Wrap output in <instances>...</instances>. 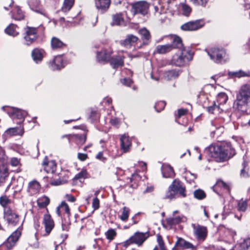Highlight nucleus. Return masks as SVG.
<instances>
[{"label":"nucleus","mask_w":250,"mask_h":250,"mask_svg":"<svg viewBox=\"0 0 250 250\" xmlns=\"http://www.w3.org/2000/svg\"><path fill=\"white\" fill-rule=\"evenodd\" d=\"M205 152L219 162L226 161L235 154L234 149L229 143L210 145L205 149Z\"/></svg>","instance_id":"nucleus-1"},{"label":"nucleus","mask_w":250,"mask_h":250,"mask_svg":"<svg viewBox=\"0 0 250 250\" xmlns=\"http://www.w3.org/2000/svg\"><path fill=\"white\" fill-rule=\"evenodd\" d=\"M250 99V85L245 84L241 86L236 95L234 106L242 113H248V103Z\"/></svg>","instance_id":"nucleus-2"},{"label":"nucleus","mask_w":250,"mask_h":250,"mask_svg":"<svg viewBox=\"0 0 250 250\" xmlns=\"http://www.w3.org/2000/svg\"><path fill=\"white\" fill-rule=\"evenodd\" d=\"M56 213L62 217V227L64 231H68L71 226L70 208L65 201H62L57 207Z\"/></svg>","instance_id":"nucleus-3"},{"label":"nucleus","mask_w":250,"mask_h":250,"mask_svg":"<svg viewBox=\"0 0 250 250\" xmlns=\"http://www.w3.org/2000/svg\"><path fill=\"white\" fill-rule=\"evenodd\" d=\"M178 194L183 197L186 196L185 187L178 179H175L169 186L166 192L164 198L172 200L178 197Z\"/></svg>","instance_id":"nucleus-4"},{"label":"nucleus","mask_w":250,"mask_h":250,"mask_svg":"<svg viewBox=\"0 0 250 250\" xmlns=\"http://www.w3.org/2000/svg\"><path fill=\"white\" fill-rule=\"evenodd\" d=\"M39 27L26 26L23 29L22 37L24 43L27 46H30L35 43L39 38Z\"/></svg>","instance_id":"nucleus-5"},{"label":"nucleus","mask_w":250,"mask_h":250,"mask_svg":"<svg viewBox=\"0 0 250 250\" xmlns=\"http://www.w3.org/2000/svg\"><path fill=\"white\" fill-rule=\"evenodd\" d=\"M207 52L210 59L216 63H224L229 60L228 55L223 48H212L207 51Z\"/></svg>","instance_id":"nucleus-6"},{"label":"nucleus","mask_w":250,"mask_h":250,"mask_svg":"<svg viewBox=\"0 0 250 250\" xmlns=\"http://www.w3.org/2000/svg\"><path fill=\"white\" fill-rule=\"evenodd\" d=\"M204 97L203 94H201L199 97V101L202 104L204 108H206L208 113L215 114L220 113L222 112V109L216 104V102L209 100L208 97H206L207 101H204Z\"/></svg>","instance_id":"nucleus-7"},{"label":"nucleus","mask_w":250,"mask_h":250,"mask_svg":"<svg viewBox=\"0 0 250 250\" xmlns=\"http://www.w3.org/2000/svg\"><path fill=\"white\" fill-rule=\"evenodd\" d=\"M192 59V54L188 50L182 49L180 55L175 54L172 59V63L177 66L184 65L187 62Z\"/></svg>","instance_id":"nucleus-8"},{"label":"nucleus","mask_w":250,"mask_h":250,"mask_svg":"<svg viewBox=\"0 0 250 250\" xmlns=\"http://www.w3.org/2000/svg\"><path fill=\"white\" fill-rule=\"evenodd\" d=\"M4 218L7 224L12 226H17L20 222V215L12 208L4 209Z\"/></svg>","instance_id":"nucleus-9"},{"label":"nucleus","mask_w":250,"mask_h":250,"mask_svg":"<svg viewBox=\"0 0 250 250\" xmlns=\"http://www.w3.org/2000/svg\"><path fill=\"white\" fill-rule=\"evenodd\" d=\"M21 235V231L16 230L14 231L6 241L0 245V250H11L15 246Z\"/></svg>","instance_id":"nucleus-10"},{"label":"nucleus","mask_w":250,"mask_h":250,"mask_svg":"<svg viewBox=\"0 0 250 250\" xmlns=\"http://www.w3.org/2000/svg\"><path fill=\"white\" fill-rule=\"evenodd\" d=\"M128 177L126 179V183L128 187L132 188H136L138 185L139 182L141 180V177L138 174L135 167L128 168Z\"/></svg>","instance_id":"nucleus-11"},{"label":"nucleus","mask_w":250,"mask_h":250,"mask_svg":"<svg viewBox=\"0 0 250 250\" xmlns=\"http://www.w3.org/2000/svg\"><path fill=\"white\" fill-rule=\"evenodd\" d=\"M42 225L45 229V233L42 234L43 236H48L55 227V222L51 215L49 213V210L46 208V213L43 216Z\"/></svg>","instance_id":"nucleus-12"},{"label":"nucleus","mask_w":250,"mask_h":250,"mask_svg":"<svg viewBox=\"0 0 250 250\" xmlns=\"http://www.w3.org/2000/svg\"><path fill=\"white\" fill-rule=\"evenodd\" d=\"M64 54L55 56L54 58L47 62L48 67L53 70H60L65 66V62L63 59Z\"/></svg>","instance_id":"nucleus-13"},{"label":"nucleus","mask_w":250,"mask_h":250,"mask_svg":"<svg viewBox=\"0 0 250 250\" xmlns=\"http://www.w3.org/2000/svg\"><path fill=\"white\" fill-rule=\"evenodd\" d=\"M131 12L133 15L141 14L145 15L147 13L149 5L145 1H138L131 4Z\"/></svg>","instance_id":"nucleus-14"},{"label":"nucleus","mask_w":250,"mask_h":250,"mask_svg":"<svg viewBox=\"0 0 250 250\" xmlns=\"http://www.w3.org/2000/svg\"><path fill=\"white\" fill-rule=\"evenodd\" d=\"M87 132H84L83 134H68L64 135L62 138H66L69 143L74 142L79 147H81L86 142L87 139Z\"/></svg>","instance_id":"nucleus-15"},{"label":"nucleus","mask_w":250,"mask_h":250,"mask_svg":"<svg viewBox=\"0 0 250 250\" xmlns=\"http://www.w3.org/2000/svg\"><path fill=\"white\" fill-rule=\"evenodd\" d=\"M113 52L112 48L109 46L103 48L101 51L97 52V61L99 62H109Z\"/></svg>","instance_id":"nucleus-16"},{"label":"nucleus","mask_w":250,"mask_h":250,"mask_svg":"<svg viewBox=\"0 0 250 250\" xmlns=\"http://www.w3.org/2000/svg\"><path fill=\"white\" fill-rule=\"evenodd\" d=\"M218 231L222 240L229 243L234 242V237L236 234L234 230L224 227H220Z\"/></svg>","instance_id":"nucleus-17"},{"label":"nucleus","mask_w":250,"mask_h":250,"mask_svg":"<svg viewBox=\"0 0 250 250\" xmlns=\"http://www.w3.org/2000/svg\"><path fill=\"white\" fill-rule=\"evenodd\" d=\"M9 114L14 122L18 125H21L24 120L26 112L24 110L14 108L11 112H9Z\"/></svg>","instance_id":"nucleus-18"},{"label":"nucleus","mask_w":250,"mask_h":250,"mask_svg":"<svg viewBox=\"0 0 250 250\" xmlns=\"http://www.w3.org/2000/svg\"><path fill=\"white\" fill-rule=\"evenodd\" d=\"M148 237L147 233L137 232L128 240H126V245L135 243L139 246L141 245Z\"/></svg>","instance_id":"nucleus-19"},{"label":"nucleus","mask_w":250,"mask_h":250,"mask_svg":"<svg viewBox=\"0 0 250 250\" xmlns=\"http://www.w3.org/2000/svg\"><path fill=\"white\" fill-rule=\"evenodd\" d=\"M225 119L224 117L220 116L216 118L211 121V125L215 129L212 130L211 133L216 134L217 136L221 135L224 131V124L225 123Z\"/></svg>","instance_id":"nucleus-20"},{"label":"nucleus","mask_w":250,"mask_h":250,"mask_svg":"<svg viewBox=\"0 0 250 250\" xmlns=\"http://www.w3.org/2000/svg\"><path fill=\"white\" fill-rule=\"evenodd\" d=\"M42 166L44 170L47 173H54L56 172L57 165L55 160H49L47 156H45L42 160Z\"/></svg>","instance_id":"nucleus-21"},{"label":"nucleus","mask_w":250,"mask_h":250,"mask_svg":"<svg viewBox=\"0 0 250 250\" xmlns=\"http://www.w3.org/2000/svg\"><path fill=\"white\" fill-rule=\"evenodd\" d=\"M50 46L53 51H60L62 50H68L67 44L56 37H53L51 38Z\"/></svg>","instance_id":"nucleus-22"},{"label":"nucleus","mask_w":250,"mask_h":250,"mask_svg":"<svg viewBox=\"0 0 250 250\" xmlns=\"http://www.w3.org/2000/svg\"><path fill=\"white\" fill-rule=\"evenodd\" d=\"M193 228V232L197 239L200 241H204L206 239L208 230L207 228L200 225L192 224Z\"/></svg>","instance_id":"nucleus-23"},{"label":"nucleus","mask_w":250,"mask_h":250,"mask_svg":"<svg viewBox=\"0 0 250 250\" xmlns=\"http://www.w3.org/2000/svg\"><path fill=\"white\" fill-rule=\"evenodd\" d=\"M204 26V23L201 20L189 21L181 26L182 30L184 31L197 30Z\"/></svg>","instance_id":"nucleus-24"},{"label":"nucleus","mask_w":250,"mask_h":250,"mask_svg":"<svg viewBox=\"0 0 250 250\" xmlns=\"http://www.w3.org/2000/svg\"><path fill=\"white\" fill-rule=\"evenodd\" d=\"M41 186L36 180L30 181L28 185L27 191L30 196H34L40 193Z\"/></svg>","instance_id":"nucleus-25"},{"label":"nucleus","mask_w":250,"mask_h":250,"mask_svg":"<svg viewBox=\"0 0 250 250\" xmlns=\"http://www.w3.org/2000/svg\"><path fill=\"white\" fill-rule=\"evenodd\" d=\"M28 4L30 9L41 14H43L44 10L40 0H28Z\"/></svg>","instance_id":"nucleus-26"},{"label":"nucleus","mask_w":250,"mask_h":250,"mask_svg":"<svg viewBox=\"0 0 250 250\" xmlns=\"http://www.w3.org/2000/svg\"><path fill=\"white\" fill-rule=\"evenodd\" d=\"M140 41L139 38L133 35L129 34L126 38V49L132 46L133 50L141 47L142 45H137L138 42Z\"/></svg>","instance_id":"nucleus-27"},{"label":"nucleus","mask_w":250,"mask_h":250,"mask_svg":"<svg viewBox=\"0 0 250 250\" xmlns=\"http://www.w3.org/2000/svg\"><path fill=\"white\" fill-rule=\"evenodd\" d=\"M110 65L114 69H117L123 66L124 64V56L122 55L113 56L109 62Z\"/></svg>","instance_id":"nucleus-28"},{"label":"nucleus","mask_w":250,"mask_h":250,"mask_svg":"<svg viewBox=\"0 0 250 250\" xmlns=\"http://www.w3.org/2000/svg\"><path fill=\"white\" fill-rule=\"evenodd\" d=\"M96 8L102 13H104L109 9L110 0H94Z\"/></svg>","instance_id":"nucleus-29"},{"label":"nucleus","mask_w":250,"mask_h":250,"mask_svg":"<svg viewBox=\"0 0 250 250\" xmlns=\"http://www.w3.org/2000/svg\"><path fill=\"white\" fill-rule=\"evenodd\" d=\"M45 53V52L43 49L35 48L32 51L31 57L34 62L39 63L42 61Z\"/></svg>","instance_id":"nucleus-30"},{"label":"nucleus","mask_w":250,"mask_h":250,"mask_svg":"<svg viewBox=\"0 0 250 250\" xmlns=\"http://www.w3.org/2000/svg\"><path fill=\"white\" fill-rule=\"evenodd\" d=\"M175 247L179 249H191L192 250H196L195 246L181 238H178L177 242L175 243Z\"/></svg>","instance_id":"nucleus-31"},{"label":"nucleus","mask_w":250,"mask_h":250,"mask_svg":"<svg viewBox=\"0 0 250 250\" xmlns=\"http://www.w3.org/2000/svg\"><path fill=\"white\" fill-rule=\"evenodd\" d=\"M161 172L164 178H172L175 173L173 168L168 164H163L161 167Z\"/></svg>","instance_id":"nucleus-32"},{"label":"nucleus","mask_w":250,"mask_h":250,"mask_svg":"<svg viewBox=\"0 0 250 250\" xmlns=\"http://www.w3.org/2000/svg\"><path fill=\"white\" fill-rule=\"evenodd\" d=\"M139 33L141 36L143 45L149 44L151 41V35L150 32L146 28H143L139 30Z\"/></svg>","instance_id":"nucleus-33"},{"label":"nucleus","mask_w":250,"mask_h":250,"mask_svg":"<svg viewBox=\"0 0 250 250\" xmlns=\"http://www.w3.org/2000/svg\"><path fill=\"white\" fill-rule=\"evenodd\" d=\"M9 175L8 169L6 164L0 163V186L5 183Z\"/></svg>","instance_id":"nucleus-34"},{"label":"nucleus","mask_w":250,"mask_h":250,"mask_svg":"<svg viewBox=\"0 0 250 250\" xmlns=\"http://www.w3.org/2000/svg\"><path fill=\"white\" fill-rule=\"evenodd\" d=\"M19 125V126H16L7 129L5 131L6 135L10 136L22 135L24 133L23 126L21 125Z\"/></svg>","instance_id":"nucleus-35"},{"label":"nucleus","mask_w":250,"mask_h":250,"mask_svg":"<svg viewBox=\"0 0 250 250\" xmlns=\"http://www.w3.org/2000/svg\"><path fill=\"white\" fill-rule=\"evenodd\" d=\"M124 22V15L122 13H118L112 16V21L110 25L113 26H120Z\"/></svg>","instance_id":"nucleus-36"},{"label":"nucleus","mask_w":250,"mask_h":250,"mask_svg":"<svg viewBox=\"0 0 250 250\" xmlns=\"http://www.w3.org/2000/svg\"><path fill=\"white\" fill-rule=\"evenodd\" d=\"M50 203V198L46 195L42 196L37 200L38 207L40 209L45 208L46 209V208H47V207L49 205Z\"/></svg>","instance_id":"nucleus-37"},{"label":"nucleus","mask_w":250,"mask_h":250,"mask_svg":"<svg viewBox=\"0 0 250 250\" xmlns=\"http://www.w3.org/2000/svg\"><path fill=\"white\" fill-rule=\"evenodd\" d=\"M229 77L231 78H241L242 77H250V71H243L240 70L239 71L229 72L228 73Z\"/></svg>","instance_id":"nucleus-38"},{"label":"nucleus","mask_w":250,"mask_h":250,"mask_svg":"<svg viewBox=\"0 0 250 250\" xmlns=\"http://www.w3.org/2000/svg\"><path fill=\"white\" fill-rule=\"evenodd\" d=\"M170 39L172 43L170 45H172V49L175 48L183 49L182 41L179 37L176 35H171Z\"/></svg>","instance_id":"nucleus-39"},{"label":"nucleus","mask_w":250,"mask_h":250,"mask_svg":"<svg viewBox=\"0 0 250 250\" xmlns=\"http://www.w3.org/2000/svg\"><path fill=\"white\" fill-rule=\"evenodd\" d=\"M12 18L16 21H21L24 19V14L21 9L17 7L15 11H11Z\"/></svg>","instance_id":"nucleus-40"},{"label":"nucleus","mask_w":250,"mask_h":250,"mask_svg":"<svg viewBox=\"0 0 250 250\" xmlns=\"http://www.w3.org/2000/svg\"><path fill=\"white\" fill-rule=\"evenodd\" d=\"M172 50V45L170 44L158 45L156 47V52L159 54H165Z\"/></svg>","instance_id":"nucleus-41"},{"label":"nucleus","mask_w":250,"mask_h":250,"mask_svg":"<svg viewBox=\"0 0 250 250\" xmlns=\"http://www.w3.org/2000/svg\"><path fill=\"white\" fill-rule=\"evenodd\" d=\"M18 26L13 23H10L5 29V32L10 35L13 37H16L19 34V33L16 31V28H18Z\"/></svg>","instance_id":"nucleus-42"},{"label":"nucleus","mask_w":250,"mask_h":250,"mask_svg":"<svg viewBox=\"0 0 250 250\" xmlns=\"http://www.w3.org/2000/svg\"><path fill=\"white\" fill-rule=\"evenodd\" d=\"M236 246H238L239 250H246L250 247V238H245L242 239V241L238 244Z\"/></svg>","instance_id":"nucleus-43"},{"label":"nucleus","mask_w":250,"mask_h":250,"mask_svg":"<svg viewBox=\"0 0 250 250\" xmlns=\"http://www.w3.org/2000/svg\"><path fill=\"white\" fill-rule=\"evenodd\" d=\"M75 0H64L61 10L63 12H67L72 8L74 4Z\"/></svg>","instance_id":"nucleus-44"},{"label":"nucleus","mask_w":250,"mask_h":250,"mask_svg":"<svg viewBox=\"0 0 250 250\" xmlns=\"http://www.w3.org/2000/svg\"><path fill=\"white\" fill-rule=\"evenodd\" d=\"M185 218L183 216H178L175 217L167 219V223L169 225H174L184 221Z\"/></svg>","instance_id":"nucleus-45"},{"label":"nucleus","mask_w":250,"mask_h":250,"mask_svg":"<svg viewBox=\"0 0 250 250\" xmlns=\"http://www.w3.org/2000/svg\"><path fill=\"white\" fill-rule=\"evenodd\" d=\"M228 100L227 95L224 92H221L218 94L216 97V102L217 104L220 105L225 104Z\"/></svg>","instance_id":"nucleus-46"},{"label":"nucleus","mask_w":250,"mask_h":250,"mask_svg":"<svg viewBox=\"0 0 250 250\" xmlns=\"http://www.w3.org/2000/svg\"><path fill=\"white\" fill-rule=\"evenodd\" d=\"M11 200L6 196L3 195L0 197V205L4 208L6 209L7 208H11L8 206L9 204L11 203Z\"/></svg>","instance_id":"nucleus-47"},{"label":"nucleus","mask_w":250,"mask_h":250,"mask_svg":"<svg viewBox=\"0 0 250 250\" xmlns=\"http://www.w3.org/2000/svg\"><path fill=\"white\" fill-rule=\"evenodd\" d=\"M88 173L85 169H82V170L75 175L74 179L76 180H80L81 179H86L88 178Z\"/></svg>","instance_id":"nucleus-48"},{"label":"nucleus","mask_w":250,"mask_h":250,"mask_svg":"<svg viewBox=\"0 0 250 250\" xmlns=\"http://www.w3.org/2000/svg\"><path fill=\"white\" fill-rule=\"evenodd\" d=\"M117 233L115 229H109L105 232V235L107 239L110 241L113 240L116 236Z\"/></svg>","instance_id":"nucleus-49"},{"label":"nucleus","mask_w":250,"mask_h":250,"mask_svg":"<svg viewBox=\"0 0 250 250\" xmlns=\"http://www.w3.org/2000/svg\"><path fill=\"white\" fill-rule=\"evenodd\" d=\"M180 72L176 70H171L168 71L166 74L168 79L171 80L175 79L179 75Z\"/></svg>","instance_id":"nucleus-50"},{"label":"nucleus","mask_w":250,"mask_h":250,"mask_svg":"<svg viewBox=\"0 0 250 250\" xmlns=\"http://www.w3.org/2000/svg\"><path fill=\"white\" fill-rule=\"evenodd\" d=\"M230 204L228 205V206L225 205L224 207V211L222 214V219H225L226 216L229 214L230 211L232 210L233 208V205L232 203H230Z\"/></svg>","instance_id":"nucleus-51"},{"label":"nucleus","mask_w":250,"mask_h":250,"mask_svg":"<svg viewBox=\"0 0 250 250\" xmlns=\"http://www.w3.org/2000/svg\"><path fill=\"white\" fill-rule=\"evenodd\" d=\"M120 136V141L121 145V154L119 155V156L123 155L125 153V134L119 135Z\"/></svg>","instance_id":"nucleus-52"},{"label":"nucleus","mask_w":250,"mask_h":250,"mask_svg":"<svg viewBox=\"0 0 250 250\" xmlns=\"http://www.w3.org/2000/svg\"><path fill=\"white\" fill-rule=\"evenodd\" d=\"M196 177V174L192 173L190 171L186 172L185 178L188 182L190 183L191 182H193Z\"/></svg>","instance_id":"nucleus-53"},{"label":"nucleus","mask_w":250,"mask_h":250,"mask_svg":"<svg viewBox=\"0 0 250 250\" xmlns=\"http://www.w3.org/2000/svg\"><path fill=\"white\" fill-rule=\"evenodd\" d=\"M194 196L195 198L199 200H202L206 197V194L203 190L197 189L194 192Z\"/></svg>","instance_id":"nucleus-54"},{"label":"nucleus","mask_w":250,"mask_h":250,"mask_svg":"<svg viewBox=\"0 0 250 250\" xmlns=\"http://www.w3.org/2000/svg\"><path fill=\"white\" fill-rule=\"evenodd\" d=\"M247 207V201L241 200L238 203V210L240 211H245Z\"/></svg>","instance_id":"nucleus-55"},{"label":"nucleus","mask_w":250,"mask_h":250,"mask_svg":"<svg viewBox=\"0 0 250 250\" xmlns=\"http://www.w3.org/2000/svg\"><path fill=\"white\" fill-rule=\"evenodd\" d=\"M242 165L243 168L241 170L240 175L243 177H248L249 176L248 164L244 162Z\"/></svg>","instance_id":"nucleus-56"},{"label":"nucleus","mask_w":250,"mask_h":250,"mask_svg":"<svg viewBox=\"0 0 250 250\" xmlns=\"http://www.w3.org/2000/svg\"><path fill=\"white\" fill-rule=\"evenodd\" d=\"M210 90L211 91H214L215 90L214 88L212 86H211L210 85H207L206 87H205V88L204 89V91L202 93H201L199 94V97H200V96L201 94H203L205 96L204 97H205L204 98V101H207V99H206L207 97H208V98H209V100H210V97H211L210 95V94L209 95H205L204 93L206 91H208V90Z\"/></svg>","instance_id":"nucleus-57"},{"label":"nucleus","mask_w":250,"mask_h":250,"mask_svg":"<svg viewBox=\"0 0 250 250\" xmlns=\"http://www.w3.org/2000/svg\"><path fill=\"white\" fill-rule=\"evenodd\" d=\"M166 106V103L164 101H160L156 103L155 105L154 106L156 110L159 112L164 108Z\"/></svg>","instance_id":"nucleus-58"},{"label":"nucleus","mask_w":250,"mask_h":250,"mask_svg":"<svg viewBox=\"0 0 250 250\" xmlns=\"http://www.w3.org/2000/svg\"><path fill=\"white\" fill-rule=\"evenodd\" d=\"M167 9H168L171 12H175L177 10V4L176 3V1L174 0H172V1L170 2L168 1Z\"/></svg>","instance_id":"nucleus-59"},{"label":"nucleus","mask_w":250,"mask_h":250,"mask_svg":"<svg viewBox=\"0 0 250 250\" xmlns=\"http://www.w3.org/2000/svg\"><path fill=\"white\" fill-rule=\"evenodd\" d=\"M157 241L161 250H166L162 237L159 234L157 235Z\"/></svg>","instance_id":"nucleus-60"},{"label":"nucleus","mask_w":250,"mask_h":250,"mask_svg":"<svg viewBox=\"0 0 250 250\" xmlns=\"http://www.w3.org/2000/svg\"><path fill=\"white\" fill-rule=\"evenodd\" d=\"M89 118L92 120H95L98 118V109L97 108H91Z\"/></svg>","instance_id":"nucleus-61"},{"label":"nucleus","mask_w":250,"mask_h":250,"mask_svg":"<svg viewBox=\"0 0 250 250\" xmlns=\"http://www.w3.org/2000/svg\"><path fill=\"white\" fill-rule=\"evenodd\" d=\"M154 9L156 12H158L160 14H162L166 12V10L164 7L159 2L158 5H155Z\"/></svg>","instance_id":"nucleus-62"},{"label":"nucleus","mask_w":250,"mask_h":250,"mask_svg":"<svg viewBox=\"0 0 250 250\" xmlns=\"http://www.w3.org/2000/svg\"><path fill=\"white\" fill-rule=\"evenodd\" d=\"M188 110L186 109H180L178 110V115L176 117V121L178 123L180 124V121H178V119H180L182 116H184L187 114Z\"/></svg>","instance_id":"nucleus-63"},{"label":"nucleus","mask_w":250,"mask_h":250,"mask_svg":"<svg viewBox=\"0 0 250 250\" xmlns=\"http://www.w3.org/2000/svg\"><path fill=\"white\" fill-rule=\"evenodd\" d=\"M92 208L94 210H97L100 208V200L97 197H95L93 200Z\"/></svg>","instance_id":"nucleus-64"}]
</instances>
